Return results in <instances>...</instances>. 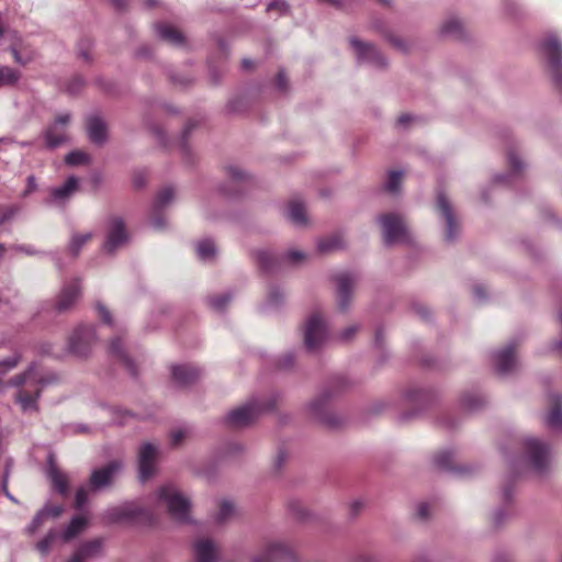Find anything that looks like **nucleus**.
I'll return each mask as SVG.
<instances>
[{
    "mask_svg": "<svg viewBox=\"0 0 562 562\" xmlns=\"http://www.w3.org/2000/svg\"><path fill=\"white\" fill-rule=\"evenodd\" d=\"M59 382L57 373L43 369L37 362H32L23 371L13 375L8 385L15 387L14 403L23 414H35L40 411L38 401L43 391Z\"/></svg>",
    "mask_w": 562,
    "mask_h": 562,
    "instance_id": "f257e3e1",
    "label": "nucleus"
},
{
    "mask_svg": "<svg viewBox=\"0 0 562 562\" xmlns=\"http://www.w3.org/2000/svg\"><path fill=\"white\" fill-rule=\"evenodd\" d=\"M156 499L166 507L169 516L173 520L181 524H189L191 521V502L189 497L173 484L161 486L156 492Z\"/></svg>",
    "mask_w": 562,
    "mask_h": 562,
    "instance_id": "f03ea898",
    "label": "nucleus"
},
{
    "mask_svg": "<svg viewBox=\"0 0 562 562\" xmlns=\"http://www.w3.org/2000/svg\"><path fill=\"white\" fill-rule=\"evenodd\" d=\"M276 404V397L269 402L252 400L246 405L231 411L226 416V424L233 428L246 427L255 422L261 412L272 409Z\"/></svg>",
    "mask_w": 562,
    "mask_h": 562,
    "instance_id": "7ed1b4c3",
    "label": "nucleus"
},
{
    "mask_svg": "<svg viewBox=\"0 0 562 562\" xmlns=\"http://www.w3.org/2000/svg\"><path fill=\"white\" fill-rule=\"evenodd\" d=\"M304 345L308 351H316L328 339V327L321 313L314 312L304 323Z\"/></svg>",
    "mask_w": 562,
    "mask_h": 562,
    "instance_id": "20e7f679",
    "label": "nucleus"
},
{
    "mask_svg": "<svg viewBox=\"0 0 562 562\" xmlns=\"http://www.w3.org/2000/svg\"><path fill=\"white\" fill-rule=\"evenodd\" d=\"M108 522H139L149 518V513L136 503H124L108 508L103 514Z\"/></svg>",
    "mask_w": 562,
    "mask_h": 562,
    "instance_id": "39448f33",
    "label": "nucleus"
},
{
    "mask_svg": "<svg viewBox=\"0 0 562 562\" xmlns=\"http://www.w3.org/2000/svg\"><path fill=\"white\" fill-rule=\"evenodd\" d=\"M95 342V333L92 326L80 325L76 327L68 338V350L78 358L90 355Z\"/></svg>",
    "mask_w": 562,
    "mask_h": 562,
    "instance_id": "423d86ee",
    "label": "nucleus"
},
{
    "mask_svg": "<svg viewBox=\"0 0 562 562\" xmlns=\"http://www.w3.org/2000/svg\"><path fill=\"white\" fill-rule=\"evenodd\" d=\"M541 50L550 67L553 80L562 88V44L555 35L549 34L541 44Z\"/></svg>",
    "mask_w": 562,
    "mask_h": 562,
    "instance_id": "0eeeda50",
    "label": "nucleus"
},
{
    "mask_svg": "<svg viewBox=\"0 0 562 562\" xmlns=\"http://www.w3.org/2000/svg\"><path fill=\"white\" fill-rule=\"evenodd\" d=\"M383 228V238L386 245L406 243L409 240V233L404 218L398 214H385L380 217Z\"/></svg>",
    "mask_w": 562,
    "mask_h": 562,
    "instance_id": "6e6552de",
    "label": "nucleus"
},
{
    "mask_svg": "<svg viewBox=\"0 0 562 562\" xmlns=\"http://www.w3.org/2000/svg\"><path fill=\"white\" fill-rule=\"evenodd\" d=\"M70 121V113L58 114L54 122L43 131V137L47 148L54 149L69 142L68 126Z\"/></svg>",
    "mask_w": 562,
    "mask_h": 562,
    "instance_id": "1a4fd4ad",
    "label": "nucleus"
},
{
    "mask_svg": "<svg viewBox=\"0 0 562 562\" xmlns=\"http://www.w3.org/2000/svg\"><path fill=\"white\" fill-rule=\"evenodd\" d=\"M128 240L125 223L119 216H111L106 222L105 240L103 250L113 254L123 247Z\"/></svg>",
    "mask_w": 562,
    "mask_h": 562,
    "instance_id": "9d476101",
    "label": "nucleus"
},
{
    "mask_svg": "<svg viewBox=\"0 0 562 562\" xmlns=\"http://www.w3.org/2000/svg\"><path fill=\"white\" fill-rule=\"evenodd\" d=\"M525 449L532 469L543 473L551 462L550 447L537 438H528L525 441Z\"/></svg>",
    "mask_w": 562,
    "mask_h": 562,
    "instance_id": "9b49d317",
    "label": "nucleus"
},
{
    "mask_svg": "<svg viewBox=\"0 0 562 562\" xmlns=\"http://www.w3.org/2000/svg\"><path fill=\"white\" fill-rule=\"evenodd\" d=\"M255 257L258 265L267 271L273 270L278 265H299L305 260L304 252L296 249L284 252L280 258H276L268 250H257Z\"/></svg>",
    "mask_w": 562,
    "mask_h": 562,
    "instance_id": "f8f14e48",
    "label": "nucleus"
},
{
    "mask_svg": "<svg viewBox=\"0 0 562 562\" xmlns=\"http://www.w3.org/2000/svg\"><path fill=\"white\" fill-rule=\"evenodd\" d=\"M331 396L333 394L327 391L319 393L306 405L307 415L319 423L334 426L336 419L329 412V400Z\"/></svg>",
    "mask_w": 562,
    "mask_h": 562,
    "instance_id": "ddd939ff",
    "label": "nucleus"
},
{
    "mask_svg": "<svg viewBox=\"0 0 562 562\" xmlns=\"http://www.w3.org/2000/svg\"><path fill=\"white\" fill-rule=\"evenodd\" d=\"M349 43L359 63H366L376 68H383L387 65L385 57L373 45L357 37H351Z\"/></svg>",
    "mask_w": 562,
    "mask_h": 562,
    "instance_id": "4468645a",
    "label": "nucleus"
},
{
    "mask_svg": "<svg viewBox=\"0 0 562 562\" xmlns=\"http://www.w3.org/2000/svg\"><path fill=\"white\" fill-rule=\"evenodd\" d=\"M337 283V304L341 312L349 308L358 278L350 272H339L334 277Z\"/></svg>",
    "mask_w": 562,
    "mask_h": 562,
    "instance_id": "2eb2a0df",
    "label": "nucleus"
},
{
    "mask_svg": "<svg viewBox=\"0 0 562 562\" xmlns=\"http://www.w3.org/2000/svg\"><path fill=\"white\" fill-rule=\"evenodd\" d=\"M121 469L122 463L117 460H113L93 470L89 480L90 488L92 491H100L111 486Z\"/></svg>",
    "mask_w": 562,
    "mask_h": 562,
    "instance_id": "dca6fc26",
    "label": "nucleus"
},
{
    "mask_svg": "<svg viewBox=\"0 0 562 562\" xmlns=\"http://www.w3.org/2000/svg\"><path fill=\"white\" fill-rule=\"evenodd\" d=\"M436 206L441 217L446 221L445 239L447 241H453L459 232V222L454 214L452 204L445 193L438 192Z\"/></svg>",
    "mask_w": 562,
    "mask_h": 562,
    "instance_id": "f3484780",
    "label": "nucleus"
},
{
    "mask_svg": "<svg viewBox=\"0 0 562 562\" xmlns=\"http://www.w3.org/2000/svg\"><path fill=\"white\" fill-rule=\"evenodd\" d=\"M158 453V447L154 443L145 442L140 446L138 452V470L142 481H146L155 474Z\"/></svg>",
    "mask_w": 562,
    "mask_h": 562,
    "instance_id": "a211bd4d",
    "label": "nucleus"
},
{
    "mask_svg": "<svg viewBox=\"0 0 562 562\" xmlns=\"http://www.w3.org/2000/svg\"><path fill=\"white\" fill-rule=\"evenodd\" d=\"M291 547L281 540H272L265 544L262 551L256 555L252 562H271L283 558H292Z\"/></svg>",
    "mask_w": 562,
    "mask_h": 562,
    "instance_id": "6ab92c4d",
    "label": "nucleus"
},
{
    "mask_svg": "<svg viewBox=\"0 0 562 562\" xmlns=\"http://www.w3.org/2000/svg\"><path fill=\"white\" fill-rule=\"evenodd\" d=\"M193 557L195 562H216L218 548L210 538H199L193 542Z\"/></svg>",
    "mask_w": 562,
    "mask_h": 562,
    "instance_id": "aec40b11",
    "label": "nucleus"
},
{
    "mask_svg": "<svg viewBox=\"0 0 562 562\" xmlns=\"http://www.w3.org/2000/svg\"><path fill=\"white\" fill-rule=\"evenodd\" d=\"M80 283L78 280H72L66 283L56 301V308L59 312L67 311L80 295Z\"/></svg>",
    "mask_w": 562,
    "mask_h": 562,
    "instance_id": "412c9836",
    "label": "nucleus"
},
{
    "mask_svg": "<svg viewBox=\"0 0 562 562\" xmlns=\"http://www.w3.org/2000/svg\"><path fill=\"white\" fill-rule=\"evenodd\" d=\"M439 33L446 37L462 40L467 34V26L460 18L452 15L442 21Z\"/></svg>",
    "mask_w": 562,
    "mask_h": 562,
    "instance_id": "4be33fe9",
    "label": "nucleus"
},
{
    "mask_svg": "<svg viewBox=\"0 0 562 562\" xmlns=\"http://www.w3.org/2000/svg\"><path fill=\"white\" fill-rule=\"evenodd\" d=\"M514 349L515 347L509 345L495 355V367L501 374L505 375L515 370L517 360Z\"/></svg>",
    "mask_w": 562,
    "mask_h": 562,
    "instance_id": "5701e85b",
    "label": "nucleus"
},
{
    "mask_svg": "<svg viewBox=\"0 0 562 562\" xmlns=\"http://www.w3.org/2000/svg\"><path fill=\"white\" fill-rule=\"evenodd\" d=\"M110 355L120 362L132 375H136V367L124 350L121 338H114L110 341Z\"/></svg>",
    "mask_w": 562,
    "mask_h": 562,
    "instance_id": "b1692460",
    "label": "nucleus"
},
{
    "mask_svg": "<svg viewBox=\"0 0 562 562\" xmlns=\"http://www.w3.org/2000/svg\"><path fill=\"white\" fill-rule=\"evenodd\" d=\"M87 132L89 139L98 145L105 143L108 138V126L99 116H91L88 119Z\"/></svg>",
    "mask_w": 562,
    "mask_h": 562,
    "instance_id": "393cba45",
    "label": "nucleus"
},
{
    "mask_svg": "<svg viewBox=\"0 0 562 562\" xmlns=\"http://www.w3.org/2000/svg\"><path fill=\"white\" fill-rule=\"evenodd\" d=\"M171 372L175 382L182 386L193 383L201 375L198 368L189 364L173 366Z\"/></svg>",
    "mask_w": 562,
    "mask_h": 562,
    "instance_id": "a878e982",
    "label": "nucleus"
},
{
    "mask_svg": "<svg viewBox=\"0 0 562 562\" xmlns=\"http://www.w3.org/2000/svg\"><path fill=\"white\" fill-rule=\"evenodd\" d=\"M77 187L78 179L74 176L69 177L64 184L55 187L50 190L49 202L64 203L74 194V192L77 190Z\"/></svg>",
    "mask_w": 562,
    "mask_h": 562,
    "instance_id": "bb28decb",
    "label": "nucleus"
},
{
    "mask_svg": "<svg viewBox=\"0 0 562 562\" xmlns=\"http://www.w3.org/2000/svg\"><path fill=\"white\" fill-rule=\"evenodd\" d=\"M550 411L546 416V425L551 430H561L562 429V409H561V401L559 395L552 394L550 396Z\"/></svg>",
    "mask_w": 562,
    "mask_h": 562,
    "instance_id": "cd10ccee",
    "label": "nucleus"
},
{
    "mask_svg": "<svg viewBox=\"0 0 562 562\" xmlns=\"http://www.w3.org/2000/svg\"><path fill=\"white\" fill-rule=\"evenodd\" d=\"M155 30L157 35L165 42L175 45L180 46L184 43V37L182 33L176 29L175 26L168 24V23H157L155 25Z\"/></svg>",
    "mask_w": 562,
    "mask_h": 562,
    "instance_id": "c85d7f7f",
    "label": "nucleus"
},
{
    "mask_svg": "<svg viewBox=\"0 0 562 562\" xmlns=\"http://www.w3.org/2000/svg\"><path fill=\"white\" fill-rule=\"evenodd\" d=\"M286 216L296 226H305L307 224L306 210L301 201L293 200L289 203Z\"/></svg>",
    "mask_w": 562,
    "mask_h": 562,
    "instance_id": "c756f323",
    "label": "nucleus"
},
{
    "mask_svg": "<svg viewBox=\"0 0 562 562\" xmlns=\"http://www.w3.org/2000/svg\"><path fill=\"white\" fill-rule=\"evenodd\" d=\"M101 548L100 540H93L82 544L69 562H86L89 558L94 557Z\"/></svg>",
    "mask_w": 562,
    "mask_h": 562,
    "instance_id": "7c9ffc66",
    "label": "nucleus"
},
{
    "mask_svg": "<svg viewBox=\"0 0 562 562\" xmlns=\"http://www.w3.org/2000/svg\"><path fill=\"white\" fill-rule=\"evenodd\" d=\"M48 477L52 482L54 490L61 495L68 493V476L59 471L55 465H50L48 469Z\"/></svg>",
    "mask_w": 562,
    "mask_h": 562,
    "instance_id": "2f4dec72",
    "label": "nucleus"
},
{
    "mask_svg": "<svg viewBox=\"0 0 562 562\" xmlns=\"http://www.w3.org/2000/svg\"><path fill=\"white\" fill-rule=\"evenodd\" d=\"M22 361V353L14 352L12 356L0 361V392L4 391L3 376L15 369Z\"/></svg>",
    "mask_w": 562,
    "mask_h": 562,
    "instance_id": "473e14b6",
    "label": "nucleus"
},
{
    "mask_svg": "<svg viewBox=\"0 0 562 562\" xmlns=\"http://www.w3.org/2000/svg\"><path fill=\"white\" fill-rule=\"evenodd\" d=\"M289 513L292 517L300 521H306L312 518V513L299 499H292L288 503Z\"/></svg>",
    "mask_w": 562,
    "mask_h": 562,
    "instance_id": "72a5a7b5",
    "label": "nucleus"
},
{
    "mask_svg": "<svg viewBox=\"0 0 562 562\" xmlns=\"http://www.w3.org/2000/svg\"><path fill=\"white\" fill-rule=\"evenodd\" d=\"M87 525V519L83 516H76L71 519L68 527L63 532V539L69 541L80 533Z\"/></svg>",
    "mask_w": 562,
    "mask_h": 562,
    "instance_id": "f704fd0d",
    "label": "nucleus"
},
{
    "mask_svg": "<svg viewBox=\"0 0 562 562\" xmlns=\"http://www.w3.org/2000/svg\"><path fill=\"white\" fill-rule=\"evenodd\" d=\"M198 257L203 261H210L216 254V248L211 239H204L199 241L196 246Z\"/></svg>",
    "mask_w": 562,
    "mask_h": 562,
    "instance_id": "c9c22d12",
    "label": "nucleus"
},
{
    "mask_svg": "<svg viewBox=\"0 0 562 562\" xmlns=\"http://www.w3.org/2000/svg\"><path fill=\"white\" fill-rule=\"evenodd\" d=\"M344 246V239L340 235H331L318 241V249L322 252H329L337 250Z\"/></svg>",
    "mask_w": 562,
    "mask_h": 562,
    "instance_id": "e433bc0d",
    "label": "nucleus"
},
{
    "mask_svg": "<svg viewBox=\"0 0 562 562\" xmlns=\"http://www.w3.org/2000/svg\"><path fill=\"white\" fill-rule=\"evenodd\" d=\"M92 238L91 233H82V234H72L70 244H69V250L70 252L76 257L78 256L80 249L83 245H86L90 239Z\"/></svg>",
    "mask_w": 562,
    "mask_h": 562,
    "instance_id": "4c0bfd02",
    "label": "nucleus"
},
{
    "mask_svg": "<svg viewBox=\"0 0 562 562\" xmlns=\"http://www.w3.org/2000/svg\"><path fill=\"white\" fill-rule=\"evenodd\" d=\"M19 79V71L7 66L0 67V88L5 86H12L16 83Z\"/></svg>",
    "mask_w": 562,
    "mask_h": 562,
    "instance_id": "58836bf2",
    "label": "nucleus"
},
{
    "mask_svg": "<svg viewBox=\"0 0 562 562\" xmlns=\"http://www.w3.org/2000/svg\"><path fill=\"white\" fill-rule=\"evenodd\" d=\"M403 180L402 171H390L387 180L385 182V190L390 193L398 192Z\"/></svg>",
    "mask_w": 562,
    "mask_h": 562,
    "instance_id": "ea45409f",
    "label": "nucleus"
},
{
    "mask_svg": "<svg viewBox=\"0 0 562 562\" xmlns=\"http://www.w3.org/2000/svg\"><path fill=\"white\" fill-rule=\"evenodd\" d=\"M175 190L170 187L164 188L157 195L155 201L156 209H162L175 199Z\"/></svg>",
    "mask_w": 562,
    "mask_h": 562,
    "instance_id": "a19ab883",
    "label": "nucleus"
},
{
    "mask_svg": "<svg viewBox=\"0 0 562 562\" xmlns=\"http://www.w3.org/2000/svg\"><path fill=\"white\" fill-rule=\"evenodd\" d=\"M234 515L233 504L224 501L221 503L218 512L215 515V520L218 524H225Z\"/></svg>",
    "mask_w": 562,
    "mask_h": 562,
    "instance_id": "79ce46f5",
    "label": "nucleus"
},
{
    "mask_svg": "<svg viewBox=\"0 0 562 562\" xmlns=\"http://www.w3.org/2000/svg\"><path fill=\"white\" fill-rule=\"evenodd\" d=\"M65 161L69 166L82 165L89 161V156L83 151L74 150L66 155Z\"/></svg>",
    "mask_w": 562,
    "mask_h": 562,
    "instance_id": "37998d69",
    "label": "nucleus"
},
{
    "mask_svg": "<svg viewBox=\"0 0 562 562\" xmlns=\"http://www.w3.org/2000/svg\"><path fill=\"white\" fill-rule=\"evenodd\" d=\"M452 460L453 453L448 450L438 452L434 458L436 465L441 469H449L452 464Z\"/></svg>",
    "mask_w": 562,
    "mask_h": 562,
    "instance_id": "c03bdc74",
    "label": "nucleus"
},
{
    "mask_svg": "<svg viewBox=\"0 0 562 562\" xmlns=\"http://www.w3.org/2000/svg\"><path fill=\"white\" fill-rule=\"evenodd\" d=\"M267 12H277L279 15H285L290 12V5L285 0H273L267 5Z\"/></svg>",
    "mask_w": 562,
    "mask_h": 562,
    "instance_id": "a18cd8bd",
    "label": "nucleus"
},
{
    "mask_svg": "<svg viewBox=\"0 0 562 562\" xmlns=\"http://www.w3.org/2000/svg\"><path fill=\"white\" fill-rule=\"evenodd\" d=\"M47 512L48 507H44L35 515V517L32 519L31 524L27 527V531L30 533L35 532L42 526L44 519L46 518Z\"/></svg>",
    "mask_w": 562,
    "mask_h": 562,
    "instance_id": "49530a36",
    "label": "nucleus"
},
{
    "mask_svg": "<svg viewBox=\"0 0 562 562\" xmlns=\"http://www.w3.org/2000/svg\"><path fill=\"white\" fill-rule=\"evenodd\" d=\"M231 297L228 294L213 296L209 300L210 306L215 311H222L228 304Z\"/></svg>",
    "mask_w": 562,
    "mask_h": 562,
    "instance_id": "de8ad7c7",
    "label": "nucleus"
},
{
    "mask_svg": "<svg viewBox=\"0 0 562 562\" xmlns=\"http://www.w3.org/2000/svg\"><path fill=\"white\" fill-rule=\"evenodd\" d=\"M55 538L56 533L54 531L48 532V535L36 544L37 550L42 554H47L50 549V544Z\"/></svg>",
    "mask_w": 562,
    "mask_h": 562,
    "instance_id": "09e8293b",
    "label": "nucleus"
},
{
    "mask_svg": "<svg viewBox=\"0 0 562 562\" xmlns=\"http://www.w3.org/2000/svg\"><path fill=\"white\" fill-rule=\"evenodd\" d=\"M88 501V491L86 487L81 486L77 490L75 495V506L78 509H81Z\"/></svg>",
    "mask_w": 562,
    "mask_h": 562,
    "instance_id": "8fccbe9b",
    "label": "nucleus"
},
{
    "mask_svg": "<svg viewBox=\"0 0 562 562\" xmlns=\"http://www.w3.org/2000/svg\"><path fill=\"white\" fill-rule=\"evenodd\" d=\"M387 41L394 48L398 49L400 52L405 53L408 50V44L406 43V41L398 36L389 35Z\"/></svg>",
    "mask_w": 562,
    "mask_h": 562,
    "instance_id": "3c124183",
    "label": "nucleus"
},
{
    "mask_svg": "<svg viewBox=\"0 0 562 562\" xmlns=\"http://www.w3.org/2000/svg\"><path fill=\"white\" fill-rule=\"evenodd\" d=\"M507 159L513 171L517 172L522 169L524 162L515 151H508Z\"/></svg>",
    "mask_w": 562,
    "mask_h": 562,
    "instance_id": "603ef678",
    "label": "nucleus"
},
{
    "mask_svg": "<svg viewBox=\"0 0 562 562\" xmlns=\"http://www.w3.org/2000/svg\"><path fill=\"white\" fill-rule=\"evenodd\" d=\"M358 330H359V325H350L347 328H345L344 330H341V333L339 334V339L341 341L347 342L352 339V337L356 335V333Z\"/></svg>",
    "mask_w": 562,
    "mask_h": 562,
    "instance_id": "864d4df0",
    "label": "nucleus"
},
{
    "mask_svg": "<svg viewBox=\"0 0 562 562\" xmlns=\"http://www.w3.org/2000/svg\"><path fill=\"white\" fill-rule=\"evenodd\" d=\"M36 190H37V183H36L35 177L34 176H29L27 179H26V188L22 192L21 196L22 198H26V196H29L31 193H33Z\"/></svg>",
    "mask_w": 562,
    "mask_h": 562,
    "instance_id": "5fc2aeb1",
    "label": "nucleus"
},
{
    "mask_svg": "<svg viewBox=\"0 0 562 562\" xmlns=\"http://www.w3.org/2000/svg\"><path fill=\"white\" fill-rule=\"evenodd\" d=\"M227 175L234 180H243L246 178V173L236 166L227 167Z\"/></svg>",
    "mask_w": 562,
    "mask_h": 562,
    "instance_id": "6e6d98bb",
    "label": "nucleus"
},
{
    "mask_svg": "<svg viewBox=\"0 0 562 562\" xmlns=\"http://www.w3.org/2000/svg\"><path fill=\"white\" fill-rule=\"evenodd\" d=\"M186 437L184 430H175L170 435V443L175 447L179 446Z\"/></svg>",
    "mask_w": 562,
    "mask_h": 562,
    "instance_id": "4d7b16f0",
    "label": "nucleus"
},
{
    "mask_svg": "<svg viewBox=\"0 0 562 562\" xmlns=\"http://www.w3.org/2000/svg\"><path fill=\"white\" fill-rule=\"evenodd\" d=\"M463 403L468 408L474 409L482 404V400L474 395H468L464 397Z\"/></svg>",
    "mask_w": 562,
    "mask_h": 562,
    "instance_id": "13d9d810",
    "label": "nucleus"
},
{
    "mask_svg": "<svg viewBox=\"0 0 562 562\" xmlns=\"http://www.w3.org/2000/svg\"><path fill=\"white\" fill-rule=\"evenodd\" d=\"M282 297L283 293L279 289L272 288L269 291L268 300L271 304L277 305L279 302L282 301Z\"/></svg>",
    "mask_w": 562,
    "mask_h": 562,
    "instance_id": "bf43d9fd",
    "label": "nucleus"
},
{
    "mask_svg": "<svg viewBox=\"0 0 562 562\" xmlns=\"http://www.w3.org/2000/svg\"><path fill=\"white\" fill-rule=\"evenodd\" d=\"M97 310L101 319L106 324H111V315L110 312L105 308V306L102 304H97Z\"/></svg>",
    "mask_w": 562,
    "mask_h": 562,
    "instance_id": "052dcab7",
    "label": "nucleus"
},
{
    "mask_svg": "<svg viewBox=\"0 0 562 562\" xmlns=\"http://www.w3.org/2000/svg\"><path fill=\"white\" fill-rule=\"evenodd\" d=\"M48 507V512L46 513V517L56 518L63 513V507L60 505H46Z\"/></svg>",
    "mask_w": 562,
    "mask_h": 562,
    "instance_id": "680f3d73",
    "label": "nucleus"
},
{
    "mask_svg": "<svg viewBox=\"0 0 562 562\" xmlns=\"http://www.w3.org/2000/svg\"><path fill=\"white\" fill-rule=\"evenodd\" d=\"M417 515L420 519H427L429 516V506L427 504H419L417 507Z\"/></svg>",
    "mask_w": 562,
    "mask_h": 562,
    "instance_id": "e2e57ef3",
    "label": "nucleus"
},
{
    "mask_svg": "<svg viewBox=\"0 0 562 562\" xmlns=\"http://www.w3.org/2000/svg\"><path fill=\"white\" fill-rule=\"evenodd\" d=\"M414 310H415V313L418 314L424 319H426L430 315L429 310L424 305H420V304L415 305Z\"/></svg>",
    "mask_w": 562,
    "mask_h": 562,
    "instance_id": "0e129e2a",
    "label": "nucleus"
},
{
    "mask_svg": "<svg viewBox=\"0 0 562 562\" xmlns=\"http://www.w3.org/2000/svg\"><path fill=\"white\" fill-rule=\"evenodd\" d=\"M277 87L281 90V91H284L285 88H286V78H285V75L283 71H280L277 76Z\"/></svg>",
    "mask_w": 562,
    "mask_h": 562,
    "instance_id": "69168bd1",
    "label": "nucleus"
},
{
    "mask_svg": "<svg viewBox=\"0 0 562 562\" xmlns=\"http://www.w3.org/2000/svg\"><path fill=\"white\" fill-rule=\"evenodd\" d=\"M362 507L363 503L361 501H353L352 503H350L349 509L351 515L358 514L362 509Z\"/></svg>",
    "mask_w": 562,
    "mask_h": 562,
    "instance_id": "338daca9",
    "label": "nucleus"
},
{
    "mask_svg": "<svg viewBox=\"0 0 562 562\" xmlns=\"http://www.w3.org/2000/svg\"><path fill=\"white\" fill-rule=\"evenodd\" d=\"M165 224H166V221L161 216H158V217H155V218L150 220V225L154 228H157V229L162 228L165 226Z\"/></svg>",
    "mask_w": 562,
    "mask_h": 562,
    "instance_id": "774afa93",
    "label": "nucleus"
}]
</instances>
